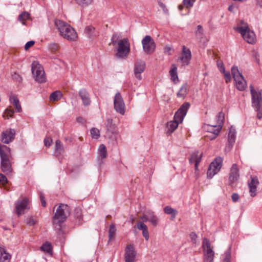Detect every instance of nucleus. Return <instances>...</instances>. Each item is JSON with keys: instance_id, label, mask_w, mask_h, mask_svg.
I'll return each mask as SVG.
<instances>
[{"instance_id": "nucleus-10", "label": "nucleus", "mask_w": 262, "mask_h": 262, "mask_svg": "<svg viewBox=\"0 0 262 262\" xmlns=\"http://www.w3.org/2000/svg\"><path fill=\"white\" fill-rule=\"evenodd\" d=\"M17 214L19 216L29 209V200L27 198L18 199L15 203Z\"/></svg>"}, {"instance_id": "nucleus-4", "label": "nucleus", "mask_w": 262, "mask_h": 262, "mask_svg": "<svg viewBox=\"0 0 262 262\" xmlns=\"http://www.w3.org/2000/svg\"><path fill=\"white\" fill-rule=\"evenodd\" d=\"M116 35H114L112 37V42L110 45L112 44L115 46L117 43L118 48L116 56L118 58H125L128 56L130 52V43L127 38L120 39L118 41L115 40Z\"/></svg>"}, {"instance_id": "nucleus-3", "label": "nucleus", "mask_w": 262, "mask_h": 262, "mask_svg": "<svg viewBox=\"0 0 262 262\" xmlns=\"http://www.w3.org/2000/svg\"><path fill=\"white\" fill-rule=\"evenodd\" d=\"M0 157L2 171L7 174L11 173L12 168L10 162L11 158L10 149L2 144H0Z\"/></svg>"}, {"instance_id": "nucleus-34", "label": "nucleus", "mask_w": 262, "mask_h": 262, "mask_svg": "<svg viewBox=\"0 0 262 262\" xmlns=\"http://www.w3.org/2000/svg\"><path fill=\"white\" fill-rule=\"evenodd\" d=\"M98 152L100 157L102 158H105L107 157V150L106 146L104 144H101L98 148Z\"/></svg>"}, {"instance_id": "nucleus-40", "label": "nucleus", "mask_w": 262, "mask_h": 262, "mask_svg": "<svg viewBox=\"0 0 262 262\" xmlns=\"http://www.w3.org/2000/svg\"><path fill=\"white\" fill-rule=\"evenodd\" d=\"M106 126L108 131L113 132L115 128V125L113 123L112 119H108L106 120Z\"/></svg>"}, {"instance_id": "nucleus-20", "label": "nucleus", "mask_w": 262, "mask_h": 262, "mask_svg": "<svg viewBox=\"0 0 262 262\" xmlns=\"http://www.w3.org/2000/svg\"><path fill=\"white\" fill-rule=\"evenodd\" d=\"M64 148L61 141L59 140L56 141L55 147L54 151V155L58 158L59 160L62 159V154L64 153Z\"/></svg>"}, {"instance_id": "nucleus-17", "label": "nucleus", "mask_w": 262, "mask_h": 262, "mask_svg": "<svg viewBox=\"0 0 262 262\" xmlns=\"http://www.w3.org/2000/svg\"><path fill=\"white\" fill-rule=\"evenodd\" d=\"M250 92L252 96V106L257 105L262 103V97L261 93L257 92L254 88L252 85L250 86Z\"/></svg>"}, {"instance_id": "nucleus-47", "label": "nucleus", "mask_w": 262, "mask_h": 262, "mask_svg": "<svg viewBox=\"0 0 262 262\" xmlns=\"http://www.w3.org/2000/svg\"><path fill=\"white\" fill-rule=\"evenodd\" d=\"M37 223V220L33 217H28L27 220V224L29 226H33Z\"/></svg>"}, {"instance_id": "nucleus-63", "label": "nucleus", "mask_w": 262, "mask_h": 262, "mask_svg": "<svg viewBox=\"0 0 262 262\" xmlns=\"http://www.w3.org/2000/svg\"><path fill=\"white\" fill-rule=\"evenodd\" d=\"M171 48L169 46H166L164 48V52L165 53L167 54L168 55H171Z\"/></svg>"}, {"instance_id": "nucleus-45", "label": "nucleus", "mask_w": 262, "mask_h": 262, "mask_svg": "<svg viewBox=\"0 0 262 262\" xmlns=\"http://www.w3.org/2000/svg\"><path fill=\"white\" fill-rule=\"evenodd\" d=\"M195 2V0H183V4L187 8H191Z\"/></svg>"}, {"instance_id": "nucleus-5", "label": "nucleus", "mask_w": 262, "mask_h": 262, "mask_svg": "<svg viewBox=\"0 0 262 262\" xmlns=\"http://www.w3.org/2000/svg\"><path fill=\"white\" fill-rule=\"evenodd\" d=\"M235 30L242 35L244 39L248 43L252 44L255 42V34L249 29L248 25L237 27Z\"/></svg>"}, {"instance_id": "nucleus-2", "label": "nucleus", "mask_w": 262, "mask_h": 262, "mask_svg": "<svg viewBox=\"0 0 262 262\" xmlns=\"http://www.w3.org/2000/svg\"><path fill=\"white\" fill-rule=\"evenodd\" d=\"M190 107V103L185 102L176 113L173 120L168 122L167 124L168 132L172 133L178 127L180 123H181Z\"/></svg>"}, {"instance_id": "nucleus-39", "label": "nucleus", "mask_w": 262, "mask_h": 262, "mask_svg": "<svg viewBox=\"0 0 262 262\" xmlns=\"http://www.w3.org/2000/svg\"><path fill=\"white\" fill-rule=\"evenodd\" d=\"M91 137L93 139H97L100 137V130L95 127H93L90 130Z\"/></svg>"}, {"instance_id": "nucleus-33", "label": "nucleus", "mask_w": 262, "mask_h": 262, "mask_svg": "<svg viewBox=\"0 0 262 262\" xmlns=\"http://www.w3.org/2000/svg\"><path fill=\"white\" fill-rule=\"evenodd\" d=\"M62 96L60 91H56L52 93L50 97V99L52 101H56L59 100Z\"/></svg>"}, {"instance_id": "nucleus-30", "label": "nucleus", "mask_w": 262, "mask_h": 262, "mask_svg": "<svg viewBox=\"0 0 262 262\" xmlns=\"http://www.w3.org/2000/svg\"><path fill=\"white\" fill-rule=\"evenodd\" d=\"M148 221L154 226H156L159 222L158 217L151 211H148Z\"/></svg>"}, {"instance_id": "nucleus-64", "label": "nucleus", "mask_w": 262, "mask_h": 262, "mask_svg": "<svg viewBox=\"0 0 262 262\" xmlns=\"http://www.w3.org/2000/svg\"><path fill=\"white\" fill-rule=\"evenodd\" d=\"M4 253H7L5 250L4 248H0V259L2 260V257L3 256Z\"/></svg>"}, {"instance_id": "nucleus-12", "label": "nucleus", "mask_w": 262, "mask_h": 262, "mask_svg": "<svg viewBox=\"0 0 262 262\" xmlns=\"http://www.w3.org/2000/svg\"><path fill=\"white\" fill-rule=\"evenodd\" d=\"M191 59V53L190 50L183 46L182 47V56L179 58V60L182 62V66L189 65Z\"/></svg>"}, {"instance_id": "nucleus-16", "label": "nucleus", "mask_w": 262, "mask_h": 262, "mask_svg": "<svg viewBox=\"0 0 262 262\" xmlns=\"http://www.w3.org/2000/svg\"><path fill=\"white\" fill-rule=\"evenodd\" d=\"M204 128L208 132L212 133L213 135L210 137L211 140L216 138L219 134L221 129L222 126L220 125H209L206 124L204 126Z\"/></svg>"}, {"instance_id": "nucleus-38", "label": "nucleus", "mask_w": 262, "mask_h": 262, "mask_svg": "<svg viewBox=\"0 0 262 262\" xmlns=\"http://www.w3.org/2000/svg\"><path fill=\"white\" fill-rule=\"evenodd\" d=\"M164 212L168 214H171L172 218H175L177 214V211L169 206H166L164 208Z\"/></svg>"}, {"instance_id": "nucleus-57", "label": "nucleus", "mask_w": 262, "mask_h": 262, "mask_svg": "<svg viewBox=\"0 0 262 262\" xmlns=\"http://www.w3.org/2000/svg\"><path fill=\"white\" fill-rule=\"evenodd\" d=\"M35 43V41H33V40H31V41H28L26 45H25V49L26 50H28L31 47H32V46H33Z\"/></svg>"}, {"instance_id": "nucleus-1", "label": "nucleus", "mask_w": 262, "mask_h": 262, "mask_svg": "<svg viewBox=\"0 0 262 262\" xmlns=\"http://www.w3.org/2000/svg\"><path fill=\"white\" fill-rule=\"evenodd\" d=\"M65 205L61 204L58 206L53 219V223L57 236L60 239L64 238L66 227Z\"/></svg>"}, {"instance_id": "nucleus-59", "label": "nucleus", "mask_w": 262, "mask_h": 262, "mask_svg": "<svg viewBox=\"0 0 262 262\" xmlns=\"http://www.w3.org/2000/svg\"><path fill=\"white\" fill-rule=\"evenodd\" d=\"M76 121L77 122L81 123L82 124H84L86 122V120L82 117H77Z\"/></svg>"}, {"instance_id": "nucleus-15", "label": "nucleus", "mask_w": 262, "mask_h": 262, "mask_svg": "<svg viewBox=\"0 0 262 262\" xmlns=\"http://www.w3.org/2000/svg\"><path fill=\"white\" fill-rule=\"evenodd\" d=\"M248 187L250 195L252 197L256 195L257 186L259 184V181L256 177H251L248 181Z\"/></svg>"}, {"instance_id": "nucleus-35", "label": "nucleus", "mask_w": 262, "mask_h": 262, "mask_svg": "<svg viewBox=\"0 0 262 262\" xmlns=\"http://www.w3.org/2000/svg\"><path fill=\"white\" fill-rule=\"evenodd\" d=\"M85 33L90 38L97 35V33L95 31V28L92 26L86 27L85 30Z\"/></svg>"}, {"instance_id": "nucleus-54", "label": "nucleus", "mask_w": 262, "mask_h": 262, "mask_svg": "<svg viewBox=\"0 0 262 262\" xmlns=\"http://www.w3.org/2000/svg\"><path fill=\"white\" fill-rule=\"evenodd\" d=\"M7 182V179L3 174L0 173V184H5Z\"/></svg>"}, {"instance_id": "nucleus-44", "label": "nucleus", "mask_w": 262, "mask_h": 262, "mask_svg": "<svg viewBox=\"0 0 262 262\" xmlns=\"http://www.w3.org/2000/svg\"><path fill=\"white\" fill-rule=\"evenodd\" d=\"M76 3L80 6H84L90 4L93 0H74Z\"/></svg>"}, {"instance_id": "nucleus-42", "label": "nucleus", "mask_w": 262, "mask_h": 262, "mask_svg": "<svg viewBox=\"0 0 262 262\" xmlns=\"http://www.w3.org/2000/svg\"><path fill=\"white\" fill-rule=\"evenodd\" d=\"M224 120V115L222 112H220L216 116V125H220L222 126V124Z\"/></svg>"}, {"instance_id": "nucleus-62", "label": "nucleus", "mask_w": 262, "mask_h": 262, "mask_svg": "<svg viewBox=\"0 0 262 262\" xmlns=\"http://www.w3.org/2000/svg\"><path fill=\"white\" fill-rule=\"evenodd\" d=\"M231 198L233 202H236L239 199V195L237 193H234L232 194Z\"/></svg>"}, {"instance_id": "nucleus-26", "label": "nucleus", "mask_w": 262, "mask_h": 262, "mask_svg": "<svg viewBox=\"0 0 262 262\" xmlns=\"http://www.w3.org/2000/svg\"><path fill=\"white\" fill-rule=\"evenodd\" d=\"M137 228L139 230L142 231V234L146 241L149 239V232L148 231L147 226L142 222H139L137 225Z\"/></svg>"}, {"instance_id": "nucleus-18", "label": "nucleus", "mask_w": 262, "mask_h": 262, "mask_svg": "<svg viewBox=\"0 0 262 262\" xmlns=\"http://www.w3.org/2000/svg\"><path fill=\"white\" fill-rule=\"evenodd\" d=\"M136 252L132 245H128L125 249V262H134L136 257Z\"/></svg>"}, {"instance_id": "nucleus-27", "label": "nucleus", "mask_w": 262, "mask_h": 262, "mask_svg": "<svg viewBox=\"0 0 262 262\" xmlns=\"http://www.w3.org/2000/svg\"><path fill=\"white\" fill-rule=\"evenodd\" d=\"M10 101L11 103L15 106L16 110L18 112H20L21 111V106L19 103V100L15 96H11L10 97Z\"/></svg>"}, {"instance_id": "nucleus-28", "label": "nucleus", "mask_w": 262, "mask_h": 262, "mask_svg": "<svg viewBox=\"0 0 262 262\" xmlns=\"http://www.w3.org/2000/svg\"><path fill=\"white\" fill-rule=\"evenodd\" d=\"M187 94V85L186 84H184L179 92L177 93V96L179 98L184 99Z\"/></svg>"}, {"instance_id": "nucleus-50", "label": "nucleus", "mask_w": 262, "mask_h": 262, "mask_svg": "<svg viewBox=\"0 0 262 262\" xmlns=\"http://www.w3.org/2000/svg\"><path fill=\"white\" fill-rule=\"evenodd\" d=\"M10 255L8 253H4L3 256L2 257V260L0 259V262H9Z\"/></svg>"}, {"instance_id": "nucleus-11", "label": "nucleus", "mask_w": 262, "mask_h": 262, "mask_svg": "<svg viewBox=\"0 0 262 262\" xmlns=\"http://www.w3.org/2000/svg\"><path fill=\"white\" fill-rule=\"evenodd\" d=\"M114 108L117 112L123 115L125 113V104L120 93H117L114 98Z\"/></svg>"}, {"instance_id": "nucleus-46", "label": "nucleus", "mask_w": 262, "mask_h": 262, "mask_svg": "<svg viewBox=\"0 0 262 262\" xmlns=\"http://www.w3.org/2000/svg\"><path fill=\"white\" fill-rule=\"evenodd\" d=\"M74 217L80 220L81 219V210L79 208H76L74 210Z\"/></svg>"}, {"instance_id": "nucleus-14", "label": "nucleus", "mask_w": 262, "mask_h": 262, "mask_svg": "<svg viewBox=\"0 0 262 262\" xmlns=\"http://www.w3.org/2000/svg\"><path fill=\"white\" fill-rule=\"evenodd\" d=\"M145 69V62L141 60H137L134 65V74L138 80L142 79L141 74L143 73Z\"/></svg>"}, {"instance_id": "nucleus-19", "label": "nucleus", "mask_w": 262, "mask_h": 262, "mask_svg": "<svg viewBox=\"0 0 262 262\" xmlns=\"http://www.w3.org/2000/svg\"><path fill=\"white\" fill-rule=\"evenodd\" d=\"M239 170L236 164H233L230 169L229 174L230 183L232 185L235 182L238 180L239 178Z\"/></svg>"}, {"instance_id": "nucleus-8", "label": "nucleus", "mask_w": 262, "mask_h": 262, "mask_svg": "<svg viewBox=\"0 0 262 262\" xmlns=\"http://www.w3.org/2000/svg\"><path fill=\"white\" fill-rule=\"evenodd\" d=\"M222 158L218 157L210 163L207 173L208 178H212L220 170L222 166Z\"/></svg>"}, {"instance_id": "nucleus-60", "label": "nucleus", "mask_w": 262, "mask_h": 262, "mask_svg": "<svg viewBox=\"0 0 262 262\" xmlns=\"http://www.w3.org/2000/svg\"><path fill=\"white\" fill-rule=\"evenodd\" d=\"M140 219L143 221L142 222L148 221V212H147L145 214H143V215L140 216Z\"/></svg>"}, {"instance_id": "nucleus-9", "label": "nucleus", "mask_w": 262, "mask_h": 262, "mask_svg": "<svg viewBox=\"0 0 262 262\" xmlns=\"http://www.w3.org/2000/svg\"><path fill=\"white\" fill-rule=\"evenodd\" d=\"M144 52L146 54H151L155 51L156 43L154 40L149 35L145 36L142 40Z\"/></svg>"}, {"instance_id": "nucleus-13", "label": "nucleus", "mask_w": 262, "mask_h": 262, "mask_svg": "<svg viewBox=\"0 0 262 262\" xmlns=\"http://www.w3.org/2000/svg\"><path fill=\"white\" fill-rule=\"evenodd\" d=\"M15 130L14 129L9 128L3 132L1 135L2 142L5 144H9L14 139Z\"/></svg>"}, {"instance_id": "nucleus-53", "label": "nucleus", "mask_w": 262, "mask_h": 262, "mask_svg": "<svg viewBox=\"0 0 262 262\" xmlns=\"http://www.w3.org/2000/svg\"><path fill=\"white\" fill-rule=\"evenodd\" d=\"M52 140L50 137H47L44 139L45 145L47 147H49L52 143Z\"/></svg>"}, {"instance_id": "nucleus-22", "label": "nucleus", "mask_w": 262, "mask_h": 262, "mask_svg": "<svg viewBox=\"0 0 262 262\" xmlns=\"http://www.w3.org/2000/svg\"><path fill=\"white\" fill-rule=\"evenodd\" d=\"M79 94L85 106L90 105L91 100L88 92L85 89L81 90Z\"/></svg>"}, {"instance_id": "nucleus-31", "label": "nucleus", "mask_w": 262, "mask_h": 262, "mask_svg": "<svg viewBox=\"0 0 262 262\" xmlns=\"http://www.w3.org/2000/svg\"><path fill=\"white\" fill-rule=\"evenodd\" d=\"M202 247L204 252L213 251L211 247L210 241L205 237H204L203 240Z\"/></svg>"}, {"instance_id": "nucleus-48", "label": "nucleus", "mask_w": 262, "mask_h": 262, "mask_svg": "<svg viewBox=\"0 0 262 262\" xmlns=\"http://www.w3.org/2000/svg\"><path fill=\"white\" fill-rule=\"evenodd\" d=\"M116 232L115 227L114 225H111L109 229V237L110 240H111L113 237Z\"/></svg>"}, {"instance_id": "nucleus-6", "label": "nucleus", "mask_w": 262, "mask_h": 262, "mask_svg": "<svg viewBox=\"0 0 262 262\" xmlns=\"http://www.w3.org/2000/svg\"><path fill=\"white\" fill-rule=\"evenodd\" d=\"M31 71L35 80L39 83L45 82L46 77L43 69L38 61H34L32 62Z\"/></svg>"}, {"instance_id": "nucleus-49", "label": "nucleus", "mask_w": 262, "mask_h": 262, "mask_svg": "<svg viewBox=\"0 0 262 262\" xmlns=\"http://www.w3.org/2000/svg\"><path fill=\"white\" fill-rule=\"evenodd\" d=\"M195 33L196 36H198L199 37H202L203 34V30L202 26L198 25L197 26V30L195 32Z\"/></svg>"}, {"instance_id": "nucleus-7", "label": "nucleus", "mask_w": 262, "mask_h": 262, "mask_svg": "<svg viewBox=\"0 0 262 262\" xmlns=\"http://www.w3.org/2000/svg\"><path fill=\"white\" fill-rule=\"evenodd\" d=\"M231 73L237 89L239 91L244 90L246 87V82L242 73L238 71L237 67L233 66L231 68Z\"/></svg>"}, {"instance_id": "nucleus-56", "label": "nucleus", "mask_w": 262, "mask_h": 262, "mask_svg": "<svg viewBox=\"0 0 262 262\" xmlns=\"http://www.w3.org/2000/svg\"><path fill=\"white\" fill-rule=\"evenodd\" d=\"M190 237H191V241L192 242L194 243V244H196L198 242V236L197 235L194 233V232H192L191 234H190Z\"/></svg>"}, {"instance_id": "nucleus-32", "label": "nucleus", "mask_w": 262, "mask_h": 262, "mask_svg": "<svg viewBox=\"0 0 262 262\" xmlns=\"http://www.w3.org/2000/svg\"><path fill=\"white\" fill-rule=\"evenodd\" d=\"M214 255L213 251L204 252V262H213Z\"/></svg>"}, {"instance_id": "nucleus-51", "label": "nucleus", "mask_w": 262, "mask_h": 262, "mask_svg": "<svg viewBox=\"0 0 262 262\" xmlns=\"http://www.w3.org/2000/svg\"><path fill=\"white\" fill-rule=\"evenodd\" d=\"M224 78L226 80V82L227 83L230 82L231 80V76L229 72L225 71V72H223Z\"/></svg>"}, {"instance_id": "nucleus-52", "label": "nucleus", "mask_w": 262, "mask_h": 262, "mask_svg": "<svg viewBox=\"0 0 262 262\" xmlns=\"http://www.w3.org/2000/svg\"><path fill=\"white\" fill-rule=\"evenodd\" d=\"M231 255L229 251H227L225 253V257L223 259V262H230V261Z\"/></svg>"}, {"instance_id": "nucleus-24", "label": "nucleus", "mask_w": 262, "mask_h": 262, "mask_svg": "<svg viewBox=\"0 0 262 262\" xmlns=\"http://www.w3.org/2000/svg\"><path fill=\"white\" fill-rule=\"evenodd\" d=\"M77 38V34L75 30L67 24V39L74 41Z\"/></svg>"}, {"instance_id": "nucleus-58", "label": "nucleus", "mask_w": 262, "mask_h": 262, "mask_svg": "<svg viewBox=\"0 0 262 262\" xmlns=\"http://www.w3.org/2000/svg\"><path fill=\"white\" fill-rule=\"evenodd\" d=\"M159 6L163 9L165 13H168V10L166 8V5L162 2H159Z\"/></svg>"}, {"instance_id": "nucleus-29", "label": "nucleus", "mask_w": 262, "mask_h": 262, "mask_svg": "<svg viewBox=\"0 0 262 262\" xmlns=\"http://www.w3.org/2000/svg\"><path fill=\"white\" fill-rule=\"evenodd\" d=\"M171 76V80L173 81L178 80V76L177 74V68L174 64H172V68L169 71Z\"/></svg>"}, {"instance_id": "nucleus-37", "label": "nucleus", "mask_w": 262, "mask_h": 262, "mask_svg": "<svg viewBox=\"0 0 262 262\" xmlns=\"http://www.w3.org/2000/svg\"><path fill=\"white\" fill-rule=\"evenodd\" d=\"M29 13L27 12H24L19 15L18 20L22 23L23 25H26L25 20L29 19Z\"/></svg>"}, {"instance_id": "nucleus-61", "label": "nucleus", "mask_w": 262, "mask_h": 262, "mask_svg": "<svg viewBox=\"0 0 262 262\" xmlns=\"http://www.w3.org/2000/svg\"><path fill=\"white\" fill-rule=\"evenodd\" d=\"M40 201L41 202L42 206L43 207H46V200H45V197L43 195V194L42 193H40Z\"/></svg>"}, {"instance_id": "nucleus-41", "label": "nucleus", "mask_w": 262, "mask_h": 262, "mask_svg": "<svg viewBox=\"0 0 262 262\" xmlns=\"http://www.w3.org/2000/svg\"><path fill=\"white\" fill-rule=\"evenodd\" d=\"M14 113V112L13 109L11 108H8L5 110L3 115V117L5 119H9V117H11L13 116Z\"/></svg>"}, {"instance_id": "nucleus-43", "label": "nucleus", "mask_w": 262, "mask_h": 262, "mask_svg": "<svg viewBox=\"0 0 262 262\" xmlns=\"http://www.w3.org/2000/svg\"><path fill=\"white\" fill-rule=\"evenodd\" d=\"M257 112V117L258 119L262 118V103L253 106Z\"/></svg>"}, {"instance_id": "nucleus-21", "label": "nucleus", "mask_w": 262, "mask_h": 262, "mask_svg": "<svg viewBox=\"0 0 262 262\" xmlns=\"http://www.w3.org/2000/svg\"><path fill=\"white\" fill-rule=\"evenodd\" d=\"M202 157V153L197 151L193 152L189 158V162L195 164V170H198V165L201 161Z\"/></svg>"}, {"instance_id": "nucleus-36", "label": "nucleus", "mask_w": 262, "mask_h": 262, "mask_svg": "<svg viewBox=\"0 0 262 262\" xmlns=\"http://www.w3.org/2000/svg\"><path fill=\"white\" fill-rule=\"evenodd\" d=\"M42 251L49 254L52 253L51 245L49 242H46L40 247Z\"/></svg>"}, {"instance_id": "nucleus-23", "label": "nucleus", "mask_w": 262, "mask_h": 262, "mask_svg": "<svg viewBox=\"0 0 262 262\" xmlns=\"http://www.w3.org/2000/svg\"><path fill=\"white\" fill-rule=\"evenodd\" d=\"M236 130L235 129L232 127H231L229 132L228 134V145L227 147H228L229 149L231 148L235 140V137H236Z\"/></svg>"}, {"instance_id": "nucleus-25", "label": "nucleus", "mask_w": 262, "mask_h": 262, "mask_svg": "<svg viewBox=\"0 0 262 262\" xmlns=\"http://www.w3.org/2000/svg\"><path fill=\"white\" fill-rule=\"evenodd\" d=\"M55 24L60 35L63 38H66V23L60 20L56 19L55 21Z\"/></svg>"}, {"instance_id": "nucleus-55", "label": "nucleus", "mask_w": 262, "mask_h": 262, "mask_svg": "<svg viewBox=\"0 0 262 262\" xmlns=\"http://www.w3.org/2000/svg\"><path fill=\"white\" fill-rule=\"evenodd\" d=\"M217 65L218 68H219L220 71L221 73L225 72V69L223 64V63L222 61H217Z\"/></svg>"}]
</instances>
